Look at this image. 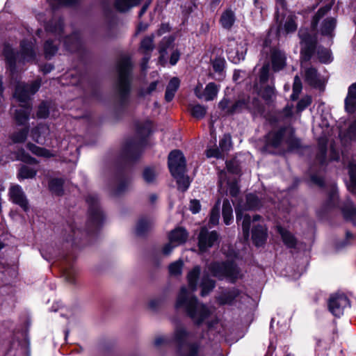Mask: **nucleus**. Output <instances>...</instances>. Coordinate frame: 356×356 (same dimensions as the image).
<instances>
[{"label":"nucleus","instance_id":"obj_52","mask_svg":"<svg viewBox=\"0 0 356 356\" xmlns=\"http://www.w3.org/2000/svg\"><path fill=\"white\" fill-rule=\"evenodd\" d=\"M293 115V106L287 104L279 113V118L285 122H290Z\"/></svg>","mask_w":356,"mask_h":356},{"label":"nucleus","instance_id":"obj_34","mask_svg":"<svg viewBox=\"0 0 356 356\" xmlns=\"http://www.w3.org/2000/svg\"><path fill=\"white\" fill-rule=\"evenodd\" d=\"M202 288L201 296L208 295L216 286V282L209 277L208 273L204 272L203 277L200 282Z\"/></svg>","mask_w":356,"mask_h":356},{"label":"nucleus","instance_id":"obj_14","mask_svg":"<svg viewBox=\"0 0 356 356\" xmlns=\"http://www.w3.org/2000/svg\"><path fill=\"white\" fill-rule=\"evenodd\" d=\"M168 168L171 175L186 172V161L180 150H173L168 156Z\"/></svg>","mask_w":356,"mask_h":356},{"label":"nucleus","instance_id":"obj_20","mask_svg":"<svg viewBox=\"0 0 356 356\" xmlns=\"http://www.w3.org/2000/svg\"><path fill=\"white\" fill-rule=\"evenodd\" d=\"M218 90V86L215 83L210 82L206 86L203 92L198 87H196L195 94L199 99H204L209 102L213 100L217 97Z\"/></svg>","mask_w":356,"mask_h":356},{"label":"nucleus","instance_id":"obj_29","mask_svg":"<svg viewBox=\"0 0 356 356\" xmlns=\"http://www.w3.org/2000/svg\"><path fill=\"white\" fill-rule=\"evenodd\" d=\"M3 54L5 57L8 68L13 74L16 65V53L8 44H5L3 49Z\"/></svg>","mask_w":356,"mask_h":356},{"label":"nucleus","instance_id":"obj_25","mask_svg":"<svg viewBox=\"0 0 356 356\" xmlns=\"http://www.w3.org/2000/svg\"><path fill=\"white\" fill-rule=\"evenodd\" d=\"M345 108L349 113H353L356 110V83L351 84L348 88V95L345 99Z\"/></svg>","mask_w":356,"mask_h":356},{"label":"nucleus","instance_id":"obj_46","mask_svg":"<svg viewBox=\"0 0 356 356\" xmlns=\"http://www.w3.org/2000/svg\"><path fill=\"white\" fill-rule=\"evenodd\" d=\"M26 147L33 154L37 156L46 158H49L52 156V154L49 152V150L43 147H38L33 143H29L26 145Z\"/></svg>","mask_w":356,"mask_h":356},{"label":"nucleus","instance_id":"obj_17","mask_svg":"<svg viewBox=\"0 0 356 356\" xmlns=\"http://www.w3.org/2000/svg\"><path fill=\"white\" fill-rule=\"evenodd\" d=\"M247 296L236 288L223 291L217 298V302L220 305H232L235 301L240 300Z\"/></svg>","mask_w":356,"mask_h":356},{"label":"nucleus","instance_id":"obj_22","mask_svg":"<svg viewBox=\"0 0 356 356\" xmlns=\"http://www.w3.org/2000/svg\"><path fill=\"white\" fill-rule=\"evenodd\" d=\"M50 134L49 127L44 124H40L31 130V138L40 145H44Z\"/></svg>","mask_w":356,"mask_h":356},{"label":"nucleus","instance_id":"obj_15","mask_svg":"<svg viewBox=\"0 0 356 356\" xmlns=\"http://www.w3.org/2000/svg\"><path fill=\"white\" fill-rule=\"evenodd\" d=\"M349 306L350 301L343 294H336L332 296L329 299V310L337 317H339L343 315L344 309Z\"/></svg>","mask_w":356,"mask_h":356},{"label":"nucleus","instance_id":"obj_4","mask_svg":"<svg viewBox=\"0 0 356 356\" xmlns=\"http://www.w3.org/2000/svg\"><path fill=\"white\" fill-rule=\"evenodd\" d=\"M264 149L281 148L286 145L289 150L293 151L301 147L300 140L296 137L295 129L291 126L281 127L273 129L266 135Z\"/></svg>","mask_w":356,"mask_h":356},{"label":"nucleus","instance_id":"obj_33","mask_svg":"<svg viewBox=\"0 0 356 356\" xmlns=\"http://www.w3.org/2000/svg\"><path fill=\"white\" fill-rule=\"evenodd\" d=\"M337 20L334 17L325 18L321 26L320 32L323 35L332 36L335 29Z\"/></svg>","mask_w":356,"mask_h":356},{"label":"nucleus","instance_id":"obj_48","mask_svg":"<svg viewBox=\"0 0 356 356\" xmlns=\"http://www.w3.org/2000/svg\"><path fill=\"white\" fill-rule=\"evenodd\" d=\"M227 53L228 55V58L234 63H238L241 60L244 59V55L243 52L241 54L238 53V47H235L234 48L229 47L227 49Z\"/></svg>","mask_w":356,"mask_h":356},{"label":"nucleus","instance_id":"obj_27","mask_svg":"<svg viewBox=\"0 0 356 356\" xmlns=\"http://www.w3.org/2000/svg\"><path fill=\"white\" fill-rule=\"evenodd\" d=\"M64 44L66 49L71 52L79 51L82 45L79 33L74 32L67 36L64 40Z\"/></svg>","mask_w":356,"mask_h":356},{"label":"nucleus","instance_id":"obj_5","mask_svg":"<svg viewBox=\"0 0 356 356\" xmlns=\"http://www.w3.org/2000/svg\"><path fill=\"white\" fill-rule=\"evenodd\" d=\"M172 341L180 356H197L201 348L200 340L184 325H177L175 328Z\"/></svg>","mask_w":356,"mask_h":356},{"label":"nucleus","instance_id":"obj_9","mask_svg":"<svg viewBox=\"0 0 356 356\" xmlns=\"http://www.w3.org/2000/svg\"><path fill=\"white\" fill-rule=\"evenodd\" d=\"M88 205V218L86 224L88 232H93L98 229L104 220V214L99 204L98 197L90 194L86 197Z\"/></svg>","mask_w":356,"mask_h":356},{"label":"nucleus","instance_id":"obj_24","mask_svg":"<svg viewBox=\"0 0 356 356\" xmlns=\"http://www.w3.org/2000/svg\"><path fill=\"white\" fill-rule=\"evenodd\" d=\"M188 236V233L183 227H177L172 230L169 234L168 238L170 243L176 246L184 243Z\"/></svg>","mask_w":356,"mask_h":356},{"label":"nucleus","instance_id":"obj_43","mask_svg":"<svg viewBox=\"0 0 356 356\" xmlns=\"http://www.w3.org/2000/svg\"><path fill=\"white\" fill-rule=\"evenodd\" d=\"M326 155L327 141L325 139H321L318 141V150L316 154V159L322 165L326 162Z\"/></svg>","mask_w":356,"mask_h":356},{"label":"nucleus","instance_id":"obj_8","mask_svg":"<svg viewBox=\"0 0 356 356\" xmlns=\"http://www.w3.org/2000/svg\"><path fill=\"white\" fill-rule=\"evenodd\" d=\"M137 134L141 138L140 140H129L122 151L123 157L129 161H135L142 154L144 139L151 133L152 125L149 122L140 123L137 125Z\"/></svg>","mask_w":356,"mask_h":356},{"label":"nucleus","instance_id":"obj_19","mask_svg":"<svg viewBox=\"0 0 356 356\" xmlns=\"http://www.w3.org/2000/svg\"><path fill=\"white\" fill-rule=\"evenodd\" d=\"M257 222H252L253 224L252 229V238L256 246H261L266 241L268 234L267 228L263 222L255 224Z\"/></svg>","mask_w":356,"mask_h":356},{"label":"nucleus","instance_id":"obj_3","mask_svg":"<svg viewBox=\"0 0 356 356\" xmlns=\"http://www.w3.org/2000/svg\"><path fill=\"white\" fill-rule=\"evenodd\" d=\"M40 87V81L36 80L31 84L19 82L14 93V97L22 103L21 108L16 109L15 120L18 125H24L29 120L31 111L29 103L31 95H34Z\"/></svg>","mask_w":356,"mask_h":356},{"label":"nucleus","instance_id":"obj_59","mask_svg":"<svg viewBox=\"0 0 356 356\" xmlns=\"http://www.w3.org/2000/svg\"><path fill=\"white\" fill-rule=\"evenodd\" d=\"M184 263L181 260L176 261L169 266V273L172 276H178L181 274Z\"/></svg>","mask_w":356,"mask_h":356},{"label":"nucleus","instance_id":"obj_16","mask_svg":"<svg viewBox=\"0 0 356 356\" xmlns=\"http://www.w3.org/2000/svg\"><path fill=\"white\" fill-rule=\"evenodd\" d=\"M8 194L11 201L19 205L24 211L29 209V201L20 186L14 185L10 186Z\"/></svg>","mask_w":356,"mask_h":356},{"label":"nucleus","instance_id":"obj_47","mask_svg":"<svg viewBox=\"0 0 356 356\" xmlns=\"http://www.w3.org/2000/svg\"><path fill=\"white\" fill-rule=\"evenodd\" d=\"M64 232L63 237L65 240L67 242L71 241L72 245L75 244L74 236L76 235L78 236L80 231L79 229H76L74 225H68Z\"/></svg>","mask_w":356,"mask_h":356},{"label":"nucleus","instance_id":"obj_41","mask_svg":"<svg viewBox=\"0 0 356 356\" xmlns=\"http://www.w3.org/2000/svg\"><path fill=\"white\" fill-rule=\"evenodd\" d=\"M316 51L318 58L321 63H329L332 61V56L330 51L321 46L317 47V42L316 43V48L314 52Z\"/></svg>","mask_w":356,"mask_h":356},{"label":"nucleus","instance_id":"obj_32","mask_svg":"<svg viewBox=\"0 0 356 356\" xmlns=\"http://www.w3.org/2000/svg\"><path fill=\"white\" fill-rule=\"evenodd\" d=\"M63 29V21L62 19H53L45 25L47 32L51 33L59 38Z\"/></svg>","mask_w":356,"mask_h":356},{"label":"nucleus","instance_id":"obj_37","mask_svg":"<svg viewBox=\"0 0 356 356\" xmlns=\"http://www.w3.org/2000/svg\"><path fill=\"white\" fill-rule=\"evenodd\" d=\"M332 6L327 4L320 8L312 18L311 27L316 31L320 20L331 10Z\"/></svg>","mask_w":356,"mask_h":356},{"label":"nucleus","instance_id":"obj_62","mask_svg":"<svg viewBox=\"0 0 356 356\" xmlns=\"http://www.w3.org/2000/svg\"><path fill=\"white\" fill-rule=\"evenodd\" d=\"M174 38L172 37H165L160 43V53L164 54L166 49L172 44Z\"/></svg>","mask_w":356,"mask_h":356},{"label":"nucleus","instance_id":"obj_58","mask_svg":"<svg viewBox=\"0 0 356 356\" xmlns=\"http://www.w3.org/2000/svg\"><path fill=\"white\" fill-rule=\"evenodd\" d=\"M220 201L218 200L216 205L213 207L211 211L209 222L213 225H216L218 223L220 218Z\"/></svg>","mask_w":356,"mask_h":356},{"label":"nucleus","instance_id":"obj_49","mask_svg":"<svg viewBox=\"0 0 356 356\" xmlns=\"http://www.w3.org/2000/svg\"><path fill=\"white\" fill-rule=\"evenodd\" d=\"M328 202L330 207L339 205L338 189L335 184H332L328 193Z\"/></svg>","mask_w":356,"mask_h":356},{"label":"nucleus","instance_id":"obj_61","mask_svg":"<svg viewBox=\"0 0 356 356\" xmlns=\"http://www.w3.org/2000/svg\"><path fill=\"white\" fill-rule=\"evenodd\" d=\"M312 104V97L310 96H305L302 97L297 104V111L301 112L308 107Z\"/></svg>","mask_w":356,"mask_h":356},{"label":"nucleus","instance_id":"obj_53","mask_svg":"<svg viewBox=\"0 0 356 356\" xmlns=\"http://www.w3.org/2000/svg\"><path fill=\"white\" fill-rule=\"evenodd\" d=\"M348 174L350 179L349 188L352 192L356 191V164L350 163L348 165Z\"/></svg>","mask_w":356,"mask_h":356},{"label":"nucleus","instance_id":"obj_21","mask_svg":"<svg viewBox=\"0 0 356 356\" xmlns=\"http://www.w3.org/2000/svg\"><path fill=\"white\" fill-rule=\"evenodd\" d=\"M154 225V223L152 218L142 216L138 218L136 222L135 233L138 236H145L152 230Z\"/></svg>","mask_w":356,"mask_h":356},{"label":"nucleus","instance_id":"obj_31","mask_svg":"<svg viewBox=\"0 0 356 356\" xmlns=\"http://www.w3.org/2000/svg\"><path fill=\"white\" fill-rule=\"evenodd\" d=\"M141 0H115L113 6L120 13H126L139 5Z\"/></svg>","mask_w":356,"mask_h":356},{"label":"nucleus","instance_id":"obj_30","mask_svg":"<svg viewBox=\"0 0 356 356\" xmlns=\"http://www.w3.org/2000/svg\"><path fill=\"white\" fill-rule=\"evenodd\" d=\"M201 273V268L199 266H195L191 270L187 275V280L188 286L194 292L197 289L198 280Z\"/></svg>","mask_w":356,"mask_h":356},{"label":"nucleus","instance_id":"obj_2","mask_svg":"<svg viewBox=\"0 0 356 356\" xmlns=\"http://www.w3.org/2000/svg\"><path fill=\"white\" fill-rule=\"evenodd\" d=\"M175 308L184 312L195 325L202 324L211 314L209 309L182 286L177 296Z\"/></svg>","mask_w":356,"mask_h":356},{"label":"nucleus","instance_id":"obj_40","mask_svg":"<svg viewBox=\"0 0 356 356\" xmlns=\"http://www.w3.org/2000/svg\"><path fill=\"white\" fill-rule=\"evenodd\" d=\"M64 180L61 178L51 179L49 182L50 191L56 195L60 196L63 194Z\"/></svg>","mask_w":356,"mask_h":356},{"label":"nucleus","instance_id":"obj_13","mask_svg":"<svg viewBox=\"0 0 356 356\" xmlns=\"http://www.w3.org/2000/svg\"><path fill=\"white\" fill-rule=\"evenodd\" d=\"M219 234L216 231H209L207 227L201 228L198 235V247L203 252L218 243Z\"/></svg>","mask_w":356,"mask_h":356},{"label":"nucleus","instance_id":"obj_28","mask_svg":"<svg viewBox=\"0 0 356 356\" xmlns=\"http://www.w3.org/2000/svg\"><path fill=\"white\" fill-rule=\"evenodd\" d=\"M20 47L22 56L24 60L29 62L35 60V52L33 42L24 40L21 42Z\"/></svg>","mask_w":356,"mask_h":356},{"label":"nucleus","instance_id":"obj_60","mask_svg":"<svg viewBox=\"0 0 356 356\" xmlns=\"http://www.w3.org/2000/svg\"><path fill=\"white\" fill-rule=\"evenodd\" d=\"M156 175H157V173L154 168L148 167V168H145V170L143 171V177L144 180L147 183L150 184V183H153L154 181Z\"/></svg>","mask_w":356,"mask_h":356},{"label":"nucleus","instance_id":"obj_55","mask_svg":"<svg viewBox=\"0 0 356 356\" xmlns=\"http://www.w3.org/2000/svg\"><path fill=\"white\" fill-rule=\"evenodd\" d=\"M36 175V171L29 166H22L19 171L18 176L21 179H31Z\"/></svg>","mask_w":356,"mask_h":356},{"label":"nucleus","instance_id":"obj_12","mask_svg":"<svg viewBox=\"0 0 356 356\" xmlns=\"http://www.w3.org/2000/svg\"><path fill=\"white\" fill-rule=\"evenodd\" d=\"M245 110L259 111L260 110V102L254 97L250 102V97L248 95L240 96L231 105V108L228 111V115L239 113Z\"/></svg>","mask_w":356,"mask_h":356},{"label":"nucleus","instance_id":"obj_44","mask_svg":"<svg viewBox=\"0 0 356 356\" xmlns=\"http://www.w3.org/2000/svg\"><path fill=\"white\" fill-rule=\"evenodd\" d=\"M29 132V127H26L17 131L14 132L10 138L14 143H22L25 142Z\"/></svg>","mask_w":356,"mask_h":356},{"label":"nucleus","instance_id":"obj_38","mask_svg":"<svg viewBox=\"0 0 356 356\" xmlns=\"http://www.w3.org/2000/svg\"><path fill=\"white\" fill-rule=\"evenodd\" d=\"M172 176L176 179L179 190L186 191L188 188L190 181L188 176L186 175V172H180L172 175Z\"/></svg>","mask_w":356,"mask_h":356},{"label":"nucleus","instance_id":"obj_42","mask_svg":"<svg viewBox=\"0 0 356 356\" xmlns=\"http://www.w3.org/2000/svg\"><path fill=\"white\" fill-rule=\"evenodd\" d=\"M58 44L52 40H47L44 44V53L47 59H51L58 51Z\"/></svg>","mask_w":356,"mask_h":356},{"label":"nucleus","instance_id":"obj_10","mask_svg":"<svg viewBox=\"0 0 356 356\" xmlns=\"http://www.w3.org/2000/svg\"><path fill=\"white\" fill-rule=\"evenodd\" d=\"M207 268L213 276L219 280L227 278L231 282H234L239 277L238 268L232 261L212 262Z\"/></svg>","mask_w":356,"mask_h":356},{"label":"nucleus","instance_id":"obj_23","mask_svg":"<svg viewBox=\"0 0 356 356\" xmlns=\"http://www.w3.org/2000/svg\"><path fill=\"white\" fill-rule=\"evenodd\" d=\"M62 272L66 282L74 284L75 282L77 270L72 264L71 259L69 257H65L62 261Z\"/></svg>","mask_w":356,"mask_h":356},{"label":"nucleus","instance_id":"obj_36","mask_svg":"<svg viewBox=\"0 0 356 356\" xmlns=\"http://www.w3.org/2000/svg\"><path fill=\"white\" fill-rule=\"evenodd\" d=\"M277 231L281 235L282 241L288 248H293L296 247L297 241L291 232L280 226L277 227Z\"/></svg>","mask_w":356,"mask_h":356},{"label":"nucleus","instance_id":"obj_45","mask_svg":"<svg viewBox=\"0 0 356 356\" xmlns=\"http://www.w3.org/2000/svg\"><path fill=\"white\" fill-rule=\"evenodd\" d=\"M207 111V107L197 104L190 106V113L191 115L196 119L204 118Z\"/></svg>","mask_w":356,"mask_h":356},{"label":"nucleus","instance_id":"obj_63","mask_svg":"<svg viewBox=\"0 0 356 356\" xmlns=\"http://www.w3.org/2000/svg\"><path fill=\"white\" fill-rule=\"evenodd\" d=\"M227 170L232 174H238L240 171L238 162L235 160H230L226 162Z\"/></svg>","mask_w":356,"mask_h":356},{"label":"nucleus","instance_id":"obj_1","mask_svg":"<svg viewBox=\"0 0 356 356\" xmlns=\"http://www.w3.org/2000/svg\"><path fill=\"white\" fill-rule=\"evenodd\" d=\"M300 40V63L304 71L305 81L309 86L318 88H323V82L319 77L317 70L314 67H306L305 65L309 62L314 54L316 37L309 33L306 29H300L298 31Z\"/></svg>","mask_w":356,"mask_h":356},{"label":"nucleus","instance_id":"obj_51","mask_svg":"<svg viewBox=\"0 0 356 356\" xmlns=\"http://www.w3.org/2000/svg\"><path fill=\"white\" fill-rule=\"evenodd\" d=\"M261 97L267 102H272L273 98L275 96V89L274 86H266L261 92Z\"/></svg>","mask_w":356,"mask_h":356},{"label":"nucleus","instance_id":"obj_50","mask_svg":"<svg viewBox=\"0 0 356 356\" xmlns=\"http://www.w3.org/2000/svg\"><path fill=\"white\" fill-rule=\"evenodd\" d=\"M154 35L144 38L140 42V49L145 54H149L154 49Z\"/></svg>","mask_w":356,"mask_h":356},{"label":"nucleus","instance_id":"obj_56","mask_svg":"<svg viewBox=\"0 0 356 356\" xmlns=\"http://www.w3.org/2000/svg\"><path fill=\"white\" fill-rule=\"evenodd\" d=\"M232 138L229 134H225L219 142V147L220 150L224 152H228L232 148Z\"/></svg>","mask_w":356,"mask_h":356},{"label":"nucleus","instance_id":"obj_7","mask_svg":"<svg viewBox=\"0 0 356 356\" xmlns=\"http://www.w3.org/2000/svg\"><path fill=\"white\" fill-rule=\"evenodd\" d=\"M245 198V204L243 206L238 204L235 207V213L236 222L238 225H241L243 236L245 238H248L250 235L251 222L259 221L261 219V216L256 214L251 218L249 214L243 215V211L257 210L262 207V202L261 199L254 193L247 194Z\"/></svg>","mask_w":356,"mask_h":356},{"label":"nucleus","instance_id":"obj_57","mask_svg":"<svg viewBox=\"0 0 356 356\" xmlns=\"http://www.w3.org/2000/svg\"><path fill=\"white\" fill-rule=\"evenodd\" d=\"M298 25L293 16H289L284 24V31L286 34L296 31Z\"/></svg>","mask_w":356,"mask_h":356},{"label":"nucleus","instance_id":"obj_54","mask_svg":"<svg viewBox=\"0 0 356 356\" xmlns=\"http://www.w3.org/2000/svg\"><path fill=\"white\" fill-rule=\"evenodd\" d=\"M270 64L266 62L259 70V79L261 84L266 83L269 79Z\"/></svg>","mask_w":356,"mask_h":356},{"label":"nucleus","instance_id":"obj_26","mask_svg":"<svg viewBox=\"0 0 356 356\" xmlns=\"http://www.w3.org/2000/svg\"><path fill=\"white\" fill-rule=\"evenodd\" d=\"M341 210L344 218L346 220L351 221L355 225H356V207L350 199H347L343 202L341 207Z\"/></svg>","mask_w":356,"mask_h":356},{"label":"nucleus","instance_id":"obj_6","mask_svg":"<svg viewBox=\"0 0 356 356\" xmlns=\"http://www.w3.org/2000/svg\"><path fill=\"white\" fill-rule=\"evenodd\" d=\"M118 79L115 83V90L120 104L123 106L127 104L130 92L132 63L128 56H122L116 65Z\"/></svg>","mask_w":356,"mask_h":356},{"label":"nucleus","instance_id":"obj_11","mask_svg":"<svg viewBox=\"0 0 356 356\" xmlns=\"http://www.w3.org/2000/svg\"><path fill=\"white\" fill-rule=\"evenodd\" d=\"M130 183V177L120 171L115 173L109 179L108 182V189L112 195H120L128 189Z\"/></svg>","mask_w":356,"mask_h":356},{"label":"nucleus","instance_id":"obj_35","mask_svg":"<svg viewBox=\"0 0 356 356\" xmlns=\"http://www.w3.org/2000/svg\"><path fill=\"white\" fill-rule=\"evenodd\" d=\"M235 19L236 17L234 11L227 9L221 15L220 22L224 29H230L235 22Z\"/></svg>","mask_w":356,"mask_h":356},{"label":"nucleus","instance_id":"obj_18","mask_svg":"<svg viewBox=\"0 0 356 356\" xmlns=\"http://www.w3.org/2000/svg\"><path fill=\"white\" fill-rule=\"evenodd\" d=\"M270 61L274 72L283 70L286 65V56L284 51L277 47H273L270 50Z\"/></svg>","mask_w":356,"mask_h":356},{"label":"nucleus","instance_id":"obj_64","mask_svg":"<svg viewBox=\"0 0 356 356\" xmlns=\"http://www.w3.org/2000/svg\"><path fill=\"white\" fill-rule=\"evenodd\" d=\"M346 137L350 140H353L356 137V120L353 122L348 127L346 132Z\"/></svg>","mask_w":356,"mask_h":356},{"label":"nucleus","instance_id":"obj_39","mask_svg":"<svg viewBox=\"0 0 356 356\" xmlns=\"http://www.w3.org/2000/svg\"><path fill=\"white\" fill-rule=\"evenodd\" d=\"M222 213L225 224L230 225L233 220V209L230 202L227 199L223 200Z\"/></svg>","mask_w":356,"mask_h":356}]
</instances>
